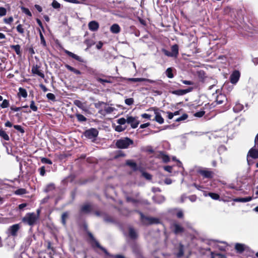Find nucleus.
Returning <instances> with one entry per match:
<instances>
[{"mask_svg": "<svg viewBox=\"0 0 258 258\" xmlns=\"http://www.w3.org/2000/svg\"><path fill=\"white\" fill-rule=\"evenodd\" d=\"M39 222V220L35 217L34 212H29L26 214L22 219V222L25 225H29L33 227L36 225Z\"/></svg>", "mask_w": 258, "mask_h": 258, "instance_id": "1", "label": "nucleus"}, {"mask_svg": "<svg viewBox=\"0 0 258 258\" xmlns=\"http://www.w3.org/2000/svg\"><path fill=\"white\" fill-rule=\"evenodd\" d=\"M133 144V140L128 137L117 140L115 143V146L118 149H127L130 145Z\"/></svg>", "mask_w": 258, "mask_h": 258, "instance_id": "2", "label": "nucleus"}, {"mask_svg": "<svg viewBox=\"0 0 258 258\" xmlns=\"http://www.w3.org/2000/svg\"><path fill=\"white\" fill-rule=\"evenodd\" d=\"M99 134L98 131L95 128H90L83 133V135L87 139H90L92 142L96 140Z\"/></svg>", "mask_w": 258, "mask_h": 258, "instance_id": "3", "label": "nucleus"}, {"mask_svg": "<svg viewBox=\"0 0 258 258\" xmlns=\"http://www.w3.org/2000/svg\"><path fill=\"white\" fill-rule=\"evenodd\" d=\"M171 51L170 52L166 49H162V52L166 56L169 57H177L179 54V47L176 44L172 45L171 47Z\"/></svg>", "mask_w": 258, "mask_h": 258, "instance_id": "4", "label": "nucleus"}, {"mask_svg": "<svg viewBox=\"0 0 258 258\" xmlns=\"http://www.w3.org/2000/svg\"><path fill=\"white\" fill-rule=\"evenodd\" d=\"M198 173L205 178L211 179L213 177L214 173L207 168L198 170Z\"/></svg>", "mask_w": 258, "mask_h": 258, "instance_id": "5", "label": "nucleus"}, {"mask_svg": "<svg viewBox=\"0 0 258 258\" xmlns=\"http://www.w3.org/2000/svg\"><path fill=\"white\" fill-rule=\"evenodd\" d=\"M141 216V219L142 221L145 220L148 222V224L151 225L153 224H159L160 223V220L158 218L154 217H149L144 215V214L140 211H137Z\"/></svg>", "mask_w": 258, "mask_h": 258, "instance_id": "6", "label": "nucleus"}, {"mask_svg": "<svg viewBox=\"0 0 258 258\" xmlns=\"http://www.w3.org/2000/svg\"><path fill=\"white\" fill-rule=\"evenodd\" d=\"M247 161L248 164H249L250 162V158L252 159H257L258 158V150L255 149V147L251 148L249 151L248 152L247 155Z\"/></svg>", "mask_w": 258, "mask_h": 258, "instance_id": "7", "label": "nucleus"}, {"mask_svg": "<svg viewBox=\"0 0 258 258\" xmlns=\"http://www.w3.org/2000/svg\"><path fill=\"white\" fill-rule=\"evenodd\" d=\"M64 52L69 57H72V58L77 60L78 61H79L80 62H82V63L85 62V60H84V59L83 58L73 53L71 51H70L68 50L64 49Z\"/></svg>", "mask_w": 258, "mask_h": 258, "instance_id": "8", "label": "nucleus"}, {"mask_svg": "<svg viewBox=\"0 0 258 258\" xmlns=\"http://www.w3.org/2000/svg\"><path fill=\"white\" fill-rule=\"evenodd\" d=\"M192 87H189L186 89H179L176 90H173L170 91V93H172V94L176 95L177 96H182L186 94V93H188L192 91Z\"/></svg>", "mask_w": 258, "mask_h": 258, "instance_id": "9", "label": "nucleus"}, {"mask_svg": "<svg viewBox=\"0 0 258 258\" xmlns=\"http://www.w3.org/2000/svg\"><path fill=\"white\" fill-rule=\"evenodd\" d=\"M131 248H132L133 252L135 254V255L137 257H143L142 251H141V248L138 244L135 243L132 245Z\"/></svg>", "mask_w": 258, "mask_h": 258, "instance_id": "10", "label": "nucleus"}, {"mask_svg": "<svg viewBox=\"0 0 258 258\" xmlns=\"http://www.w3.org/2000/svg\"><path fill=\"white\" fill-rule=\"evenodd\" d=\"M136 118L132 116L127 117V123L131 124V127L133 128H137L140 123V121L137 120Z\"/></svg>", "mask_w": 258, "mask_h": 258, "instance_id": "11", "label": "nucleus"}, {"mask_svg": "<svg viewBox=\"0 0 258 258\" xmlns=\"http://www.w3.org/2000/svg\"><path fill=\"white\" fill-rule=\"evenodd\" d=\"M240 76V72L237 70L234 71L230 75V82L233 84H236L238 81Z\"/></svg>", "mask_w": 258, "mask_h": 258, "instance_id": "12", "label": "nucleus"}, {"mask_svg": "<svg viewBox=\"0 0 258 258\" xmlns=\"http://www.w3.org/2000/svg\"><path fill=\"white\" fill-rule=\"evenodd\" d=\"M20 228V227L19 224H14L9 228L8 232L12 236H16L17 235V233Z\"/></svg>", "mask_w": 258, "mask_h": 258, "instance_id": "13", "label": "nucleus"}, {"mask_svg": "<svg viewBox=\"0 0 258 258\" xmlns=\"http://www.w3.org/2000/svg\"><path fill=\"white\" fill-rule=\"evenodd\" d=\"M184 248V245L181 243H179L178 246L175 247L176 252L175 253V254L177 257L180 258L183 256Z\"/></svg>", "mask_w": 258, "mask_h": 258, "instance_id": "14", "label": "nucleus"}, {"mask_svg": "<svg viewBox=\"0 0 258 258\" xmlns=\"http://www.w3.org/2000/svg\"><path fill=\"white\" fill-rule=\"evenodd\" d=\"M92 206L90 204H85L80 208V212L84 214H88L92 211Z\"/></svg>", "mask_w": 258, "mask_h": 258, "instance_id": "15", "label": "nucleus"}, {"mask_svg": "<svg viewBox=\"0 0 258 258\" xmlns=\"http://www.w3.org/2000/svg\"><path fill=\"white\" fill-rule=\"evenodd\" d=\"M156 157L159 159H162L164 163H168L170 161V158L168 155L165 154L164 151H159L156 155Z\"/></svg>", "mask_w": 258, "mask_h": 258, "instance_id": "16", "label": "nucleus"}, {"mask_svg": "<svg viewBox=\"0 0 258 258\" xmlns=\"http://www.w3.org/2000/svg\"><path fill=\"white\" fill-rule=\"evenodd\" d=\"M92 246L93 247H96L98 248H99L100 250H101L106 255H109V252L107 251V250L103 246H102L95 239V241H93L92 242Z\"/></svg>", "mask_w": 258, "mask_h": 258, "instance_id": "17", "label": "nucleus"}, {"mask_svg": "<svg viewBox=\"0 0 258 258\" xmlns=\"http://www.w3.org/2000/svg\"><path fill=\"white\" fill-rule=\"evenodd\" d=\"M39 67L38 65L33 66L32 68V73L33 74H36L42 78H44V74L39 70Z\"/></svg>", "mask_w": 258, "mask_h": 258, "instance_id": "18", "label": "nucleus"}, {"mask_svg": "<svg viewBox=\"0 0 258 258\" xmlns=\"http://www.w3.org/2000/svg\"><path fill=\"white\" fill-rule=\"evenodd\" d=\"M174 227L173 232L175 234H178L182 233L184 231V228L177 223H174L173 224Z\"/></svg>", "mask_w": 258, "mask_h": 258, "instance_id": "19", "label": "nucleus"}, {"mask_svg": "<svg viewBox=\"0 0 258 258\" xmlns=\"http://www.w3.org/2000/svg\"><path fill=\"white\" fill-rule=\"evenodd\" d=\"M226 101L227 98L224 94L221 93L217 96L216 99V102L217 103V104H223Z\"/></svg>", "mask_w": 258, "mask_h": 258, "instance_id": "20", "label": "nucleus"}, {"mask_svg": "<svg viewBox=\"0 0 258 258\" xmlns=\"http://www.w3.org/2000/svg\"><path fill=\"white\" fill-rule=\"evenodd\" d=\"M88 27L91 31H96L98 29L99 25L97 22L92 21L89 23Z\"/></svg>", "mask_w": 258, "mask_h": 258, "instance_id": "21", "label": "nucleus"}, {"mask_svg": "<svg viewBox=\"0 0 258 258\" xmlns=\"http://www.w3.org/2000/svg\"><path fill=\"white\" fill-rule=\"evenodd\" d=\"M110 31L113 34H118L121 31V28L118 24H113L110 28Z\"/></svg>", "mask_w": 258, "mask_h": 258, "instance_id": "22", "label": "nucleus"}, {"mask_svg": "<svg viewBox=\"0 0 258 258\" xmlns=\"http://www.w3.org/2000/svg\"><path fill=\"white\" fill-rule=\"evenodd\" d=\"M235 249L237 253H242L245 249V246L244 244L237 243L235 245Z\"/></svg>", "mask_w": 258, "mask_h": 258, "instance_id": "23", "label": "nucleus"}, {"mask_svg": "<svg viewBox=\"0 0 258 258\" xmlns=\"http://www.w3.org/2000/svg\"><path fill=\"white\" fill-rule=\"evenodd\" d=\"M64 67L69 71L74 73L77 75H80L82 74V72L80 70L76 69V68L70 66L68 64H65Z\"/></svg>", "mask_w": 258, "mask_h": 258, "instance_id": "24", "label": "nucleus"}, {"mask_svg": "<svg viewBox=\"0 0 258 258\" xmlns=\"http://www.w3.org/2000/svg\"><path fill=\"white\" fill-rule=\"evenodd\" d=\"M10 48L14 50L18 55L21 56L22 52L21 51V46L19 44L11 45Z\"/></svg>", "mask_w": 258, "mask_h": 258, "instance_id": "25", "label": "nucleus"}, {"mask_svg": "<svg viewBox=\"0 0 258 258\" xmlns=\"http://www.w3.org/2000/svg\"><path fill=\"white\" fill-rule=\"evenodd\" d=\"M69 213L68 212H63L61 216V222L63 226L67 224V220L69 218Z\"/></svg>", "mask_w": 258, "mask_h": 258, "instance_id": "26", "label": "nucleus"}, {"mask_svg": "<svg viewBox=\"0 0 258 258\" xmlns=\"http://www.w3.org/2000/svg\"><path fill=\"white\" fill-rule=\"evenodd\" d=\"M129 236L132 239H136L138 237V234L135 229L133 228L129 229Z\"/></svg>", "mask_w": 258, "mask_h": 258, "instance_id": "27", "label": "nucleus"}, {"mask_svg": "<svg viewBox=\"0 0 258 258\" xmlns=\"http://www.w3.org/2000/svg\"><path fill=\"white\" fill-rule=\"evenodd\" d=\"M128 81H130V82H145V81H148L150 83H151L152 82V81L149 80V79H145V78H130L128 79Z\"/></svg>", "mask_w": 258, "mask_h": 258, "instance_id": "28", "label": "nucleus"}, {"mask_svg": "<svg viewBox=\"0 0 258 258\" xmlns=\"http://www.w3.org/2000/svg\"><path fill=\"white\" fill-rule=\"evenodd\" d=\"M173 70H175L172 68H168L166 70L165 74L168 78L171 79L174 77V74L173 73Z\"/></svg>", "mask_w": 258, "mask_h": 258, "instance_id": "29", "label": "nucleus"}, {"mask_svg": "<svg viewBox=\"0 0 258 258\" xmlns=\"http://www.w3.org/2000/svg\"><path fill=\"white\" fill-rule=\"evenodd\" d=\"M155 120L156 121L158 122L159 124H162L164 123V120L163 118L162 117L161 114L158 112H155Z\"/></svg>", "mask_w": 258, "mask_h": 258, "instance_id": "30", "label": "nucleus"}, {"mask_svg": "<svg viewBox=\"0 0 258 258\" xmlns=\"http://www.w3.org/2000/svg\"><path fill=\"white\" fill-rule=\"evenodd\" d=\"M0 137L6 141H9L10 138L7 133L3 128L0 129Z\"/></svg>", "mask_w": 258, "mask_h": 258, "instance_id": "31", "label": "nucleus"}, {"mask_svg": "<svg viewBox=\"0 0 258 258\" xmlns=\"http://www.w3.org/2000/svg\"><path fill=\"white\" fill-rule=\"evenodd\" d=\"M18 94L19 96H22L24 98L27 97V95H28L26 90L25 89L21 88V87L19 88V93Z\"/></svg>", "mask_w": 258, "mask_h": 258, "instance_id": "32", "label": "nucleus"}, {"mask_svg": "<svg viewBox=\"0 0 258 258\" xmlns=\"http://www.w3.org/2000/svg\"><path fill=\"white\" fill-rule=\"evenodd\" d=\"M126 163V165L132 167L134 171L138 170L137 164L136 162L131 160H127Z\"/></svg>", "mask_w": 258, "mask_h": 258, "instance_id": "33", "label": "nucleus"}, {"mask_svg": "<svg viewBox=\"0 0 258 258\" xmlns=\"http://www.w3.org/2000/svg\"><path fill=\"white\" fill-rule=\"evenodd\" d=\"M27 193V190L23 188H19L14 191V194L16 195H23Z\"/></svg>", "mask_w": 258, "mask_h": 258, "instance_id": "34", "label": "nucleus"}, {"mask_svg": "<svg viewBox=\"0 0 258 258\" xmlns=\"http://www.w3.org/2000/svg\"><path fill=\"white\" fill-rule=\"evenodd\" d=\"M84 43L87 45V48H90L95 44V42L92 39H86Z\"/></svg>", "mask_w": 258, "mask_h": 258, "instance_id": "35", "label": "nucleus"}, {"mask_svg": "<svg viewBox=\"0 0 258 258\" xmlns=\"http://www.w3.org/2000/svg\"><path fill=\"white\" fill-rule=\"evenodd\" d=\"M208 195L212 199L215 200H218L220 199V196L219 194L215 192H210L208 194Z\"/></svg>", "mask_w": 258, "mask_h": 258, "instance_id": "36", "label": "nucleus"}, {"mask_svg": "<svg viewBox=\"0 0 258 258\" xmlns=\"http://www.w3.org/2000/svg\"><path fill=\"white\" fill-rule=\"evenodd\" d=\"M39 31L41 44L43 45V47H46L47 44L45 38L40 29H39Z\"/></svg>", "mask_w": 258, "mask_h": 258, "instance_id": "37", "label": "nucleus"}, {"mask_svg": "<svg viewBox=\"0 0 258 258\" xmlns=\"http://www.w3.org/2000/svg\"><path fill=\"white\" fill-rule=\"evenodd\" d=\"M21 10L23 13L25 14L29 17H32V13L28 8L22 6L21 7Z\"/></svg>", "mask_w": 258, "mask_h": 258, "instance_id": "38", "label": "nucleus"}, {"mask_svg": "<svg viewBox=\"0 0 258 258\" xmlns=\"http://www.w3.org/2000/svg\"><path fill=\"white\" fill-rule=\"evenodd\" d=\"M76 116L77 117L78 120L80 122H84L87 120V118L81 114L77 113L76 114Z\"/></svg>", "mask_w": 258, "mask_h": 258, "instance_id": "39", "label": "nucleus"}, {"mask_svg": "<svg viewBox=\"0 0 258 258\" xmlns=\"http://www.w3.org/2000/svg\"><path fill=\"white\" fill-rule=\"evenodd\" d=\"M17 31L18 33H19L22 35L24 36V34L25 32L24 29L23 28V26L22 24H19L16 27Z\"/></svg>", "mask_w": 258, "mask_h": 258, "instance_id": "40", "label": "nucleus"}, {"mask_svg": "<svg viewBox=\"0 0 258 258\" xmlns=\"http://www.w3.org/2000/svg\"><path fill=\"white\" fill-rule=\"evenodd\" d=\"M126 128V126H122V125H116L115 127V131L117 132H121L122 131H124L125 129Z\"/></svg>", "mask_w": 258, "mask_h": 258, "instance_id": "41", "label": "nucleus"}, {"mask_svg": "<svg viewBox=\"0 0 258 258\" xmlns=\"http://www.w3.org/2000/svg\"><path fill=\"white\" fill-rule=\"evenodd\" d=\"M51 6L55 9H59L60 8L61 5L56 1L53 0L51 3Z\"/></svg>", "mask_w": 258, "mask_h": 258, "instance_id": "42", "label": "nucleus"}, {"mask_svg": "<svg viewBox=\"0 0 258 258\" xmlns=\"http://www.w3.org/2000/svg\"><path fill=\"white\" fill-rule=\"evenodd\" d=\"M74 104L81 109L84 107L83 103L79 100H75Z\"/></svg>", "mask_w": 258, "mask_h": 258, "instance_id": "43", "label": "nucleus"}, {"mask_svg": "<svg viewBox=\"0 0 258 258\" xmlns=\"http://www.w3.org/2000/svg\"><path fill=\"white\" fill-rule=\"evenodd\" d=\"M46 97L47 98V99L49 100H51L52 101H56V99H55V96L52 94V93H48L46 94Z\"/></svg>", "mask_w": 258, "mask_h": 258, "instance_id": "44", "label": "nucleus"}, {"mask_svg": "<svg viewBox=\"0 0 258 258\" xmlns=\"http://www.w3.org/2000/svg\"><path fill=\"white\" fill-rule=\"evenodd\" d=\"M41 162L44 164H48L51 165L52 164L51 160L48 158L42 157L41 158Z\"/></svg>", "mask_w": 258, "mask_h": 258, "instance_id": "45", "label": "nucleus"}, {"mask_svg": "<svg viewBox=\"0 0 258 258\" xmlns=\"http://www.w3.org/2000/svg\"><path fill=\"white\" fill-rule=\"evenodd\" d=\"M188 118V115L186 113L183 114L180 117L175 119V121L179 122L184 120Z\"/></svg>", "mask_w": 258, "mask_h": 258, "instance_id": "46", "label": "nucleus"}, {"mask_svg": "<svg viewBox=\"0 0 258 258\" xmlns=\"http://www.w3.org/2000/svg\"><path fill=\"white\" fill-rule=\"evenodd\" d=\"M252 198L250 197H245V198H241L236 200V201H239L241 202H247L251 201Z\"/></svg>", "mask_w": 258, "mask_h": 258, "instance_id": "47", "label": "nucleus"}, {"mask_svg": "<svg viewBox=\"0 0 258 258\" xmlns=\"http://www.w3.org/2000/svg\"><path fill=\"white\" fill-rule=\"evenodd\" d=\"M13 127L15 129L19 131L20 133L23 134L25 133L24 129L20 125H14Z\"/></svg>", "mask_w": 258, "mask_h": 258, "instance_id": "48", "label": "nucleus"}, {"mask_svg": "<svg viewBox=\"0 0 258 258\" xmlns=\"http://www.w3.org/2000/svg\"><path fill=\"white\" fill-rule=\"evenodd\" d=\"M9 102L8 100H6V99L4 100L3 101V102L2 103V104L0 105V106L2 108H7V107H9Z\"/></svg>", "mask_w": 258, "mask_h": 258, "instance_id": "49", "label": "nucleus"}, {"mask_svg": "<svg viewBox=\"0 0 258 258\" xmlns=\"http://www.w3.org/2000/svg\"><path fill=\"white\" fill-rule=\"evenodd\" d=\"M30 107L33 111H37L38 110V107L35 105L34 100L31 101Z\"/></svg>", "mask_w": 258, "mask_h": 258, "instance_id": "50", "label": "nucleus"}, {"mask_svg": "<svg viewBox=\"0 0 258 258\" xmlns=\"http://www.w3.org/2000/svg\"><path fill=\"white\" fill-rule=\"evenodd\" d=\"M97 81L98 82H99L102 84H104V83H112V82L109 80L103 79H102L100 78H97Z\"/></svg>", "mask_w": 258, "mask_h": 258, "instance_id": "51", "label": "nucleus"}, {"mask_svg": "<svg viewBox=\"0 0 258 258\" xmlns=\"http://www.w3.org/2000/svg\"><path fill=\"white\" fill-rule=\"evenodd\" d=\"M126 122H127V118L125 119L123 117H121L117 120V123L120 125H124Z\"/></svg>", "mask_w": 258, "mask_h": 258, "instance_id": "52", "label": "nucleus"}, {"mask_svg": "<svg viewBox=\"0 0 258 258\" xmlns=\"http://www.w3.org/2000/svg\"><path fill=\"white\" fill-rule=\"evenodd\" d=\"M205 114V111L204 110H202V111H200L196 112L194 114V116L197 117H201L203 116H204Z\"/></svg>", "mask_w": 258, "mask_h": 258, "instance_id": "53", "label": "nucleus"}, {"mask_svg": "<svg viewBox=\"0 0 258 258\" xmlns=\"http://www.w3.org/2000/svg\"><path fill=\"white\" fill-rule=\"evenodd\" d=\"M104 221H105L106 222H113V218L111 216L107 215H105V216L104 217Z\"/></svg>", "mask_w": 258, "mask_h": 258, "instance_id": "54", "label": "nucleus"}, {"mask_svg": "<svg viewBox=\"0 0 258 258\" xmlns=\"http://www.w3.org/2000/svg\"><path fill=\"white\" fill-rule=\"evenodd\" d=\"M103 104L106 105V103L103 101H98V102L94 104V106L96 108L98 109L100 108Z\"/></svg>", "mask_w": 258, "mask_h": 258, "instance_id": "55", "label": "nucleus"}, {"mask_svg": "<svg viewBox=\"0 0 258 258\" xmlns=\"http://www.w3.org/2000/svg\"><path fill=\"white\" fill-rule=\"evenodd\" d=\"M134 102V100L133 98H127L125 100V103L128 105H132Z\"/></svg>", "mask_w": 258, "mask_h": 258, "instance_id": "56", "label": "nucleus"}, {"mask_svg": "<svg viewBox=\"0 0 258 258\" xmlns=\"http://www.w3.org/2000/svg\"><path fill=\"white\" fill-rule=\"evenodd\" d=\"M142 175L144 177L148 180H150L152 179V175L146 172H143L142 173Z\"/></svg>", "mask_w": 258, "mask_h": 258, "instance_id": "57", "label": "nucleus"}, {"mask_svg": "<svg viewBox=\"0 0 258 258\" xmlns=\"http://www.w3.org/2000/svg\"><path fill=\"white\" fill-rule=\"evenodd\" d=\"M7 10L4 7H0V16L3 17L6 15Z\"/></svg>", "mask_w": 258, "mask_h": 258, "instance_id": "58", "label": "nucleus"}, {"mask_svg": "<svg viewBox=\"0 0 258 258\" xmlns=\"http://www.w3.org/2000/svg\"><path fill=\"white\" fill-rule=\"evenodd\" d=\"M46 243H47V246H46V247H47V250H53V249H55L54 247H53L52 246V243L50 241H46Z\"/></svg>", "mask_w": 258, "mask_h": 258, "instance_id": "59", "label": "nucleus"}, {"mask_svg": "<svg viewBox=\"0 0 258 258\" xmlns=\"http://www.w3.org/2000/svg\"><path fill=\"white\" fill-rule=\"evenodd\" d=\"M13 18L11 16L8 18L4 19V22L6 24H10L13 21Z\"/></svg>", "mask_w": 258, "mask_h": 258, "instance_id": "60", "label": "nucleus"}, {"mask_svg": "<svg viewBox=\"0 0 258 258\" xmlns=\"http://www.w3.org/2000/svg\"><path fill=\"white\" fill-rule=\"evenodd\" d=\"M39 171L40 174L41 176H43L45 175L46 172H45V168L44 166H42L41 167H40L39 169Z\"/></svg>", "mask_w": 258, "mask_h": 258, "instance_id": "61", "label": "nucleus"}, {"mask_svg": "<svg viewBox=\"0 0 258 258\" xmlns=\"http://www.w3.org/2000/svg\"><path fill=\"white\" fill-rule=\"evenodd\" d=\"M114 110V108L112 107H107L105 108L104 110L106 112V113H111Z\"/></svg>", "mask_w": 258, "mask_h": 258, "instance_id": "62", "label": "nucleus"}, {"mask_svg": "<svg viewBox=\"0 0 258 258\" xmlns=\"http://www.w3.org/2000/svg\"><path fill=\"white\" fill-rule=\"evenodd\" d=\"M181 82L185 84V85H193L194 84V82L192 81H187V80H181Z\"/></svg>", "mask_w": 258, "mask_h": 258, "instance_id": "63", "label": "nucleus"}, {"mask_svg": "<svg viewBox=\"0 0 258 258\" xmlns=\"http://www.w3.org/2000/svg\"><path fill=\"white\" fill-rule=\"evenodd\" d=\"M176 216L178 218H183L184 215L182 211H179L176 213Z\"/></svg>", "mask_w": 258, "mask_h": 258, "instance_id": "64", "label": "nucleus"}]
</instances>
